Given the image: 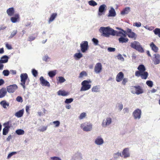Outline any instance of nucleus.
<instances>
[{
  "label": "nucleus",
  "mask_w": 160,
  "mask_h": 160,
  "mask_svg": "<svg viewBox=\"0 0 160 160\" xmlns=\"http://www.w3.org/2000/svg\"><path fill=\"white\" fill-rule=\"evenodd\" d=\"M99 32L102 35L106 37H108L110 35L113 36L114 30L109 27H102L99 29Z\"/></svg>",
  "instance_id": "obj_1"
},
{
  "label": "nucleus",
  "mask_w": 160,
  "mask_h": 160,
  "mask_svg": "<svg viewBox=\"0 0 160 160\" xmlns=\"http://www.w3.org/2000/svg\"><path fill=\"white\" fill-rule=\"evenodd\" d=\"M81 128L85 132L91 131L92 128V124L90 122H86L81 124Z\"/></svg>",
  "instance_id": "obj_2"
},
{
  "label": "nucleus",
  "mask_w": 160,
  "mask_h": 160,
  "mask_svg": "<svg viewBox=\"0 0 160 160\" xmlns=\"http://www.w3.org/2000/svg\"><path fill=\"white\" fill-rule=\"evenodd\" d=\"M130 46L140 52H144L143 49L138 42L134 41L131 43Z\"/></svg>",
  "instance_id": "obj_3"
},
{
  "label": "nucleus",
  "mask_w": 160,
  "mask_h": 160,
  "mask_svg": "<svg viewBox=\"0 0 160 160\" xmlns=\"http://www.w3.org/2000/svg\"><path fill=\"white\" fill-rule=\"evenodd\" d=\"M116 28L120 30V31H118L114 30V32H113L114 35H113V36L116 35L117 36H120V37L122 36L126 37V31H125L118 27H116Z\"/></svg>",
  "instance_id": "obj_4"
},
{
  "label": "nucleus",
  "mask_w": 160,
  "mask_h": 160,
  "mask_svg": "<svg viewBox=\"0 0 160 160\" xmlns=\"http://www.w3.org/2000/svg\"><path fill=\"white\" fill-rule=\"evenodd\" d=\"M21 85L23 87L24 89L26 87L25 86V82L28 78V74L26 73H22L20 75Z\"/></svg>",
  "instance_id": "obj_5"
},
{
  "label": "nucleus",
  "mask_w": 160,
  "mask_h": 160,
  "mask_svg": "<svg viewBox=\"0 0 160 160\" xmlns=\"http://www.w3.org/2000/svg\"><path fill=\"white\" fill-rule=\"evenodd\" d=\"M87 81H83L81 83L82 87H81L80 91H85L89 89L91 86V85L90 84L87 83Z\"/></svg>",
  "instance_id": "obj_6"
},
{
  "label": "nucleus",
  "mask_w": 160,
  "mask_h": 160,
  "mask_svg": "<svg viewBox=\"0 0 160 160\" xmlns=\"http://www.w3.org/2000/svg\"><path fill=\"white\" fill-rule=\"evenodd\" d=\"M107 7L105 4H103L100 6L98 8V15L99 16H101L104 15L107 10Z\"/></svg>",
  "instance_id": "obj_7"
},
{
  "label": "nucleus",
  "mask_w": 160,
  "mask_h": 160,
  "mask_svg": "<svg viewBox=\"0 0 160 160\" xmlns=\"http://www.w3.org/2000/svg\"><path fill=\"white\" fill-rule=\"evenodd\" d=\"M142 112L140 109H137L132 113V116L135 119H139L141 117Z\"/></svg>",
  "instance_id": "obj_8"
},
{
  "label": "nucleus",
  "mask_w": 160,
  "mask_h": 160,
  "mask_svg": "<svg viewBox=\"0 0 160 160\" xmlns=\"http://www.w3.org/2000/svg\"><path fill=\"white\" fill-rule=\"evenodd\" d=\"M88 42L87 41H83L80 44V48L82 52H85L88 50Z\"/></svg>",
  "instance_id": "obj_9"
},
{
  "label": "nucleus",
  "mask_w": 160,
  "mask_h": 160,
  "mask_svg": "<svg viewBox=\"0 0 160 160\" xmlns=\"http://www.w3.org/2000/svg\"><path fill=\"white\" fill-rule=\"evenodd\" d=\"M112 122V120L110 117H107L106 120H103L102 123L101 125L103 127L106 128L111 124Z\"/></svg>",
  "instance_id": "obj_10"
},
{
  "label": "nucleus",
  "mask_w": 160,
  "mask_h": 160,
  "mask_svg": "<svg viewBox=\"0 0 160 160\" xmlns=\"http://www.w3.org/2000/svg\"><path fill=\"white\" fill-rule=\"evenodd\" d=\"M126 34L128 36V37L132 38H134V39H135L137 35L135 33L132 32V30L128 28L126 31Z\"/></svg>",
  "instance_id": "obj_11"
},
{
  "label": "nucleus",
  "mask_w": 160,
  "mask_h": 160,
  "mask_svg": "<svg viewBox=\"0 0 160 160\" xmlns=\"http://www.w3.org/2000/svg\"><path fill=\"white\" fill-rule=\"evenodd\" d=\"M102 69V66L101 63L98 62L95 65L94 67V71L97 74L100 73Z\"/></svg>",
  "instance_id": "obj_12"
},
{
  "label": "nucleus",
  "mask_w": 160,
  "mask_h": 160,
  "mask_svg": "<svg viewBox=\"0 0 160 160\" xmlns=\"http://www.w3.org/2000/svg\"><path fill=\"white\" fill-rule=\"evenodd\" d=\"M7 91L9 93H13L18 88V86L16 84L10 85L7 87Z\"/></svg>",
  "instance_id": "obj_13"
},
{
  "label": "nucleus",
  "mask_w": 160,
  "mask_h": 160,
  "mask_svg": "<svg viewBox=\"0 0 160 160\" xmlns=\"http://www.w3.org/2000/svg\"><path fill=\"white\" fill-rule=\"evenodd\" d=\"M138 70L137 71L135 72V76H138L139 75L140 73L143 72L145 71L146 70L143 64H141L139 65L138 68Z\"/></svg>",
  "instance_id": "obj_14"
},
{
  "label": "nucleus",
  "mask_w": 160,
  "mask_h": 160,
  "mask_svg": "<svg viewBox=\"0 0 160 160\" xmlns=\"http://www.w3.org/2000/svg\"><path fill=\"white\" fill-rule=\"evenodd\" d=\"M40 81L41 84L42 86L50 87V84L47 80H46L42 76H41L40 78Z\"/></svg>",
  "instance_id": "obj_15"
},
{
  "label": "nucleus",
  "mask_w": 160,
  "mask_h": 160,
  "mask_svg": "<svg viewBox=\"0 0 160 160\" xmlns=\"http://www.w3.org/2000/svg\"><path fill=\"white\" fill-rule=\"evenodd\" d=\"M9 124V122L5 123L3 124V125L5 126V128L3 129L2 134L3 135H6L8 133L10 128Z\"/></svg>",
  "instance_id": "obj_16"
},
{
  "label": "nucleus",
  "mask_w": 160,
  "mask_h": 160,
  "mask_svg": "<svg viewBox=\"0 0 160 160\" xmlns=\"http://www.w3.org/2000/svg\"><path fill=\"white\" fill-rule=\"evenodd\" d=\"M122 157L124 158H128L130 156V153L129 152V149L128 148H124L121 154Z\"/></svg>",
  "instance_id": "obj_17"
},
{
  "label": "nucleus",
  "mask_w": 160,
  "mask_h": 160,
  "mask_svg": "<svg viewBox=\"0 0 160 160\" xmlns=\"http://www.w3.org/2000/svg\"><path fill=\"white\" fill-rule=\"evenodd\" d=\"M95 143L97 145H101L104 143V141L102 138L98 136L95 140Z\"/></svg>",
  "instance_id": "obj_18"
},
{
  "label": "nucleus",
  "mask_w": 160,
  "mask_h": 160,
  "mask_svg": "<svg viewBox=\"0 0 160 160\" xmlns=\"http://www.w3.org/2000/svg\"><path fill=\"white\" fill-rule=\"evenodd\" d=\"M124 77V74L122 72H119L117 75L116 77V80L119 82L121 81Z\"/></svg>",
  "instance_id": "obj_19"
},
{
  "label": "nucleus",
  "mask_w": 160,
  "mask_h": 160,
  "mask_svg": "<svg viewBox=\"0 0 160 160\" xmlns=\"http://www.w3.org/2000/svg\"><path fill=\"white\" fill-rule=\"evenodd\" d=\"M7 91L4 88H2L0 90V98L4 97L7 93Z\"/></svg>",
  "instance_id": "obj_20"
},
{
  "label": "nucleus",
  "mask_w": 160,
  "mask_h": 160,
  "mask_svg": "<svg viewBox=\"0 0 160 160\" xmlns=\"http://www.w3.org/2000/svg\"><path fill=\"white\" fill-rule=\"evenodd\" d=\"M155 58L153 59L154 63L155 64H159L160 62V55L158 54L154 55Z\"/></svg>",
  "instance_id": "obj_21"
},
{
  "label": "nucleus",
  "mask_w": 160,
  "mask_h": 160,
  "mask_svg": "<svg viewBox=\"0 0 160 160\" xmlns=\"http://www.w3.org/2000/svg\"><path fill=\"white\" fill-rule=\"evenodd\" d=\"M135 89L136 92L135 93L137 95L142 93L143 92L142 89L141 88V87L139 86H133Z\"/></svg>",
  "instance_id": "obj_22"
},
{
  "label": "nucleus",
  "mask_w": 160,
  "mask_h": 160,
  "mask_svg": "<svg viewBox=\"0 0 160 160\" xmlns=\"http://www.w3.org/2000/svg\"><path fill=\"white\" fill-rule=\"evenodd\" d=\"M148 73L147 72L144 71L143 72L140 73L139 75L138 76H136L137 77H141V78L142 79H146L147 78L148 76Z\"/></svg>",
  "instance_id": "obj_23"
},
{
  "label": "nucleus",
  "mask_w": 160,
  "mask_h": 160,
  "mask_svg": "<svg viewBox=\"0 0 160 160\" xmlns=\"http://www.w3.org/2000/svg\"><path fill=\"white\" fill-rule=\"evenodd\" d=\"M14 12V9L13 8H9L7 10V14L10 17L13 16Z\"/></svg>",
  "instance_id": "obj_24"
},
{
  "label": "nucleus",
  "mask_w": 160,
  "mask_h": 160,
  "mask_svg": "<svg viewBox=\"0 0 160 160\" xmlns=\"http://www.w3.org/2000/svg\"><path fill=\"white\" fill-rule=\"evenodd\" d=\"M0 105L4 108L7 109L9 106V103L5 100L2 101L0 102Z\"/></svg>",
  "instance_id": "obj_25"
},
{
  "label": "nucleus",
  "mask_w": 160,
  "mask_h": 160,
  "mask_svg": "<svg viewBox=\"0 0 160 160\" xmlns=\"http://www.w3.org/2000/svg\"><path fill=\"white\" fill-rule=\"evenodd\" d=\"M9 59L8 57L6 55H4L1 58L0 63H5L7 62Z\"/></svg>",
  "instance_id": "obj_26"
},
{
  "label": "nucleus",
  "mask_w": 160,
  "mask_h": 160,
  "mask_svg": "<svg viewBox=\"0 0 160 160\" xmlns=\"http://www.w3.org/2000/svg\"><path fill=\"white\" fill-rule=\"evenodd\" d=\"M57 94L59 96H67L69 95V93L68 92L64 90H59L57 92Z\"/></svg>",
  "instance_id": "obj_27"
},
{
  "label": "nucleus",
  "mask_w": 160,
  "mask_h": 160,
  "mask_svg": "<svg viewBox=\"0 0 160 160\" xmlns=\"http://www.w3.org/2000/svg\"><path fill=\"white\" fill-rule=\"evenodd\" d=\"M19 15L18 14H15L14 17L11 18V20L13 23H15L19 20Z\"/></svg>",
  "instance_id": "obj_28"
},
{
  "label": "nucleus",
  "mask_w": 160,
  "mask_h": 160,
  "mask_svg": "<svg viewBox=\"0 0 160 160\" xmlns=\"http://www.w3.org/2000/svg\"><path fill=\"white\" fill-rule=\"evenodd\" d=\"M130 11V8L129 7H127L123 9L121 12V14L122 15L128 14Z\"/></svg>",
  "instance_id": "obj_29"
},
{
  "label": "nucleus",
  "mask_w": 160,
  "mask_h": 160,
  "mask_svg": "<svg viewBox=\"0 0 160 160\" xmlns=\"http://www.w3.org/2000/svg\"><path fill=\"white\" fill-rule=\"evenodd\" d=\"M116 15V13L114 9L113 8H112L111 10L109 11V14L108 16V17H115Z\"/></svg>",
  "instance_id": "obj_30"
},
{
  "label": "nucleus",
  "mask_w": 160,
  "mask_h": 160,
  "mask_svg": "<svg viewBox=\"0 0 160 160\" xmlns=\"http://www.w3.org/2000/svg\"><path fill=\"white\" fill-rule=\"evenodd\" d=\"M83 57L82 54L80 52L75 53L74 56V58L76 60H78Z\"/></svg>",
  "instance_id": "obj_31"
},
{
  "label": "nucleus",
  "mask_w": 160,
  "mask_h": 160,
  "mask_svg": "<svg viewBox=\"0 0 160 160\" xmlns=\"http://www.w3.org/2000/svg\"><path fill=\"white\" fill-rule=\"evenodd\" d=\"M119 42L120 43H126L128 42V39L127 38H125L123 36L121 37L118 38Z\"/></svg>",
  "instance_id": "obj_32"
},
{
  "label": "nucleus",
  "mask_w": 160,
  "mask_h": 160,
  "mask_svg": "<svg viewBox=\"0 0 160 160\" xmlns=\"http://www.w3.org/2000/svg\"><path fill=\"white\" fill-rule=\"evenodd\" d=\"M150 46L152 48V50L154 52H157L158 51V48L156 45H155L153 42H152L150 43Z\"/></svg>",
  "instance_id": "obj_33"
},
{
  "label": "nucleus",
  "mask_w": 160,
  "mask_h": 160,
  "mask_svg": "<svg viewBox=\"0 0 160 160\" xmlns=\"http://www.w3.org/2000/svg\"><path fill=\"white\" fill-rule=\"evenodd\" d=\"M57 14L56 13H53L51 16L49 20L48 21V23L50 24L51 22H52L56 17Z\"/></svg>",
  "instance_id": "obj_34"
},
{
  "label": "nucleus",
  "mask_w": 160,
  "mask_h": 160,
  "mask_svg": "<svg viewBox=\"0 0 160 160\" xmlns=\"http://www.w3.org/2000/svg\"><path fill=\"white\" fill-rule=\"evenodd\" d=\"M23 112L24 109H22L16 112L15 115L18 118H21L23 114Z\"/></svg>",
  "instance_id": "obj_35"
},
{
  "label": "nucleus",
  "mask_w": 160,
  "mask_h": 160,
  "mask_svg": "<svg viewBox=\"0 0 160 160\" xmlns=\"http://www.w3.org/2000/svg\"><path fill=\"white\" fill-rule=\"evenodd\" d=\"M100 87L99 85H96L93 87L92 89V91L94 92H100Z\"/></svg>",
  "instance_id": "obj_36"
},
{
  "label": "nucleus",
  "mask_w": 160,
  "mask_h": 160,
  "mask_svg": "<svg viewBox=\"0 0 160 160\" xmlns=\"http://www.w3.org/2000/svg\"><path fill=\"white\" fill-rule=\"evenodd\" d=\"M16 133L18 135H22L24 134V131L21 129H18L15 131Z\"/></svg>",
  "instance_id": "obj_37"
},
{
  "label": "nucleus",
  "mask_w": 160,
  "mask_h": 160,
  "mask_svg": "<svg viewBox=\"0 0 160 160\" xmlns=\"http://www.w3.org/2000/svg\"><path fill=\"white\" fill-rule=\"evenodd\" d=\"M56 70L52 71L49 72L48 73L49 76L51 78H52L56 74Z\"/></svg>",
  "instance_id": "obj_38"
},
{
  "label": "nucleus",
  "mask_w": 160,
  "mask_h": 160,
  "mask_svg": "<svg viewBox=\"0 0 160 160\" xmlns=\"http://www.w3.org/2000/svg\"><path fill=\"white\" fill-rule=\"evenodd\" d=\"M58 78V79L57 83H61L66 81V79L62 77H59Z\"/></svg>",
  "instance_id": "obj_39"
},
{
  "label": "nucleus",
  "mask_w": 160,
  "mask_h": 160,
  "mask_svg": "<svg viewBox=\"0 0 160 160\" xmlns=\"http://www.w3.org/2000/svg\"><path fill=\"white\" fill-rule=\"evenodd\" d=\"M89 4L91 6H95L97 5V3L95 1L91 0L88 2Z\"/></svg>",
  "instance_id": "obj_40"
},
{
  "label": "nucleus",
  "mask_w": 160,
  "mask_h": 160,
  "mask_svg": "<svg viewBox=\"0 0 160 160\" xmlns=\"http://www.w3.org/2000/svg\"><path fill=\"white\" fill-rule=\"evenodd\" d=\"M86 115L87 114L85 112H83L82 113L79 117V119L80 120H82L85 118L86 116Z\"/></svg>",
  "instance_id": "obj_41"
},
{
  "label": "nucleus",
  "mask_w": 160,
  "mask_h": 160,
  "mask_svg": "<svg viewBox=\"0 0 160 160\" xmlns=\"http://www.w3.org/2000/svg\"><path fill=\"white\" fill-rule=\"evenodd\" d=\"M17 30H14L11 33L10 35L9 36V38H11L14 37L17 33Z\"/></svg>",
  "instance_id": "obj_42"
},
{
  "label": "nucleus",
  "mask_w": 160,
  "mask_h": 160,
  "mask_svg": "<svg viewBox=\"0 0 160 160\" xmlns=\"http://www.w3.org/2000/svg\"><path fill=\"white\" fill-rule=\"evenodd\" d=\"M120 156L122 157L121 153L119 152H117L113 154V157L115 158H118Z\"/></svg>",
  "instance_id": "obj_43"
},
{
  "label": "nucleus",
  "mask_w": 160,
  "mask_h": 160,
  "mask_svg": "<svg viewBox=\"0 0 160 160\" xmlns=\"http://www.w3.org/2000/svg\"><path fill=\"white\" fill-rule=\"evenodd\" d=\"M87 73L86 72L84 71H82L80 73L79 78H81L84 76H87Z\"/></svg>",
  "instance_id": "obj_44"
},
{
  "label": "nucleus",
  "mask_w": 160,
  "mask_h": 160,
  "mask_svg": "<svg viewBox=\"0 0 160 160\" xmlns=\"http://www.w3.org/2000/svg\"><path fill=\"white\" fill-rule=\"evenodd\" d=\"M47 127H48L47 126H41L40 128L38 130V131H40L41 132H43L45 131L47 129Z\"/></svg>",
  "instance_id": "obj_45"
},
{
  "label": "nucleus",
  "mask_w": 160,
  "mask_h": 160,
  "mask_svg": "<svg viewBox=\"0 0 160 160\" xmlns=\"http://www.w3.org/2000/svg\"><path fill=\"white\" fill-rule=\"evenodd\" d=\"M73 100L72 98L66 99L64 101L65 103L69 104L71 103Z\"/></svg>",
  "instance_id": "obj_46"
},
{
  "label": "nucleus",
  "mask_w": 160,
  "mask_h": 160,
  "mask_svg": "<svg viewBox=\"0 0 160 160\" xmlns=\"http://www.w3.org/2000/svg\"><path fill=\"white\" fill-rule=\"evenodd\" d=\"M153 32L155 35H159L160 34V28H156L153 31Z\"/></svg>",
  "instance_id": "obj_47"
},
{
  "label": "nucleus",
  "mask_w": 160,
  "mask_h": 160,
  "mask_svg": "<svg viewBox=\"0 0 160 160\" xmlns=\"http://www.w3.org/2000/svg\"><path fill=\"white\" fill-rule=\"evenodd\" d=\"M32 72L34 77H36L37 76L38 74V71L35 69H32Z\"/></svg>",
  "instance_id": "obj_48"
},
{
  "label": "nucleus",
  "mask_w": 160,
  "mask_h": 160,
  "mask_svg": "<svg viewBox=\"0 0 160 160\" xmlns=\"http://www.w3.org/2000/svg\"><path fill=\"white\" fill-rule=\"evenodd\" d=\"M42 60L46 62L48 61V60L50 59V58L49 57L48 55H46L44 56L42 58Z\"/></svg>",
  "instance_id": "obj_49"
},
{
  "label": "nucleus",
  "mask_w": 160,
  "mask_h": 160,
  "mask_svg": "<svg viewBox=\"0 0 160 160\" xmlns=\"http://www.w3.org/2000/svg\"><path fill=\"white\" fill-rule=\"evenodd\" d=\"M2 74L5 76H7L9 74V71L8 70H4L2 72Z\"/></svg>",
  "instance_id": "obj_50"
},
{
  "label": "nucleus",
  "mask_w": 160,
  "mask_h": 160,
  "mask_svg": "<svg viewBox=\"0 0 160 160\" xmlns=\"http://www.w3.org/2000/svg\"><path fill=\"white\" fill-rule=\"evenodd\" d=\"M49 160H62L61 159L58 157L54 156L50 158Z\"/></svg>",
  "instance_id": "obj_51"
},
{
  "label": "nucleus",
  "mask_w": 160,
  "mask_h": 160,
  "mask_svg": "<svg viewBox=\"0 0 160 160\" xmlns=\"http://www.w3.org/2000/svg\"><path fill=\"white\" fill-rule=\"evenodd\" d=\"M117 57L118 59L122 61H124V58L122 56V55L120 54H118L117 56Z\"/></svg>",
  "instance_id": "obj_52"
},
{
  "label": "nucleus",
  "mask_w": 160,
  "mask_h": 160,
  "mask_svg": "<svg viewBox=\"0 0 160 160\" xmlns=\"http://www.w3.org/2000/svg\"><path fill=\"white\" fill-rule=\"evenodd\" d=\"M146 84L148 86L152 87L153 86V82L151 81H147L146 82Z\"/></svg>",
  "instance_id": "obj_53"
},
{
  "label": "nucleus",
  "mask_w": 160,
  "mask_h": 160,
  "mask_svg": "<svg viewBox=\"0 0 160 160\" xmlns=\"http://www.w3.org/2000/svg\"><path fill=\"white\" fill-rule=\"evenodd\" d=\"M144 28L146 29H148L149 31H152L153 30L154 28V27L152 26L149 27L147 25L144 26Z\"/></svg>",
  "instance_id": "obj_54"
},
{
  "label": "nucleus",
  "mask_w": 160,
  "mask_h": 160,
  "mask_svg": "<svg viewBox=\"0 0 160 160\" xmlns=\"http://www.w3.org/2000/svg\"><path fill=\"white\" fill-rule=\"evenodd\" d=\"M16 153L17 152H13L9 153L8 156V159L10 158L12 156Z\"/></svg>",
  "instance_id": "obj_55"
},
{
  "label": "nucleus",
  "mask_w": 160,
  "mask_h": 160,
  "mask_svg": "<svg viewBox=\"0 0 160 160\" xmlns=\"http://www.w3.org/2000/svg\"><path fill=\"white\" fill-rule=\"evenodd\" d=\"M92 40L95 45H98L99 42L98 39H97L94 38H93L92 39Z\"/></svg>",
  "instance_id": "obj_56"
},
{
  "label": "nucleus",
  "mask_w": 160,
  "mask_h": 160,
  "mask_svg": "<svg viewBox=\"0 0 160 160\" xmlns=\"http://www.w3.org/2000/svg\"><path fill=\"white\" fill-rule=\"evenodd\" d=\"M108 51L109 52H114L115 51V48H113L109 47L107 49Z\"/></svg>",
  "instance_id": "obj_57"
},
{
  "label": "nucleus",
  "mask_w": 160,
  "mask_h": 160,
  "mask_svg": "<svg viewBox=\"0 0 160 160\" xmlns=\"http://www.w3.org/2000/svg\"><path fill=\"white\" fill-rule=\"evenodd\" d=\"M16 100L18 102H22L23 101L22 98V97L19 96L17 97L16 98Z\"/></svg>",
  "instance_id": "obj_58"
},
{
  "label": "nucleus",
  "mask_w": 160,
  "mask_h": 160,
  "mask_svg": "<svg viewBox=\"0 0 160 160\" xmlns=\"http://www.w3.org/2000/svg\"><path fill=\"white\" fill-rule=\"evenodd\" d=\"M36 38V37L33 36H29L28 39V41H32L34 40Z\"/></svg>",
  "instance_id": "obj_59"
},
{
  "label": "nucleus",
  "mask_w": 160,
  "mask_h": 160,
  "mask_svg": "<svg viewBox=\"0 0 160 160\" xmlns=\"http://www.w3.org/2000/svg\"><path fill=\"white\" fill-rule=\"evenodd\" d=\"M53 123L55 125L56 127H58L60 125V122L58 121H55L53 122Z\"/></svg>",
  "instance_id": "obj_60"
},
{
  "label": "nucleus",
  "mask_w": 160,
  "mask_h": 160,
  "mask_svg": "<svg viewBox=\"0 0 160 160\" xmlns=\"http://www.w3.org/2000/svg\"><path fill=\"white\" fill-rule=\"evenodd\" d=\"M128 81V79L127 78H124L123 79V80L122 82V84L123 85H125L126 83Z\"/></svg>",
  "instance_id": "obj_61"
},
{
  "label": "nucleus",
  "mask_w": 160,
  "mask_h": 160,
  "mask_svg": "<svg viewBox=\"0 0 160 160\" xmlns=\"http://www.w3.org/2000/svg\"><path fill=\"white\" fill-rule=\"evenodd\" d=\"M123 110L124 113L125 114V113H126L128 112H129V110L128 108H124L123 109Z\"/></svg>",
  "instance_id": "obj_62"
},
{
  "label": "nucleus",
  "mask_w": 160,
  "mask_h": 160,
  "mask_svg": "<svg viewBox=\"0 0 160 160\" xmlns=\"http://www.w3.org/2000/svg\"><path fill=\"white\" fill-rule=\"evenodd\" d=\"M134 24H135V26L138 27H140L141 26V23L140 22H136Z\"/></svg>",
  "instance_id": "obj_63"
},
{
  "label": "nucleus",
  "mask_w": 160,
  "mask_h": 160,
  "mask_svg": "<svg viewBox=\"0 0 160 160\" xmlns=\"http://www.w3.org/2000/svg\"><path fill=\"white\" fill-rule=\"evenodd\" d=\"M6 46L7 48L8 49H12V47L11 45L8 44V43H7L6 44Z\"/></svg>",
  "instance_id": "obj_64"
}]
</instances>
